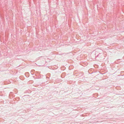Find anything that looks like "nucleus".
<instances>
[{"instance_id":"nucleus-1","label":"nucleus","mask_w":124,"mask_h":124,"mask_svg":"<svg viewBox=\"0 0 124 124\" xmlns=\"http://www.w3.org/2000/svg\"><path fill=\"white\" fill-rule=\"evenodd\" d=\"M102 52V50L100 49H98L96 50L95 55H97L98 54H100Z\"/></svg>"},{"instance_id":"nucleus-2","label":"nucleus","mask_w":124,"mask_h":124,"mask_svg":"<svg viewBox=\"0 0 124 124\" xmlns=\"http://www.w3.org/2000/svg\"><path fill=\"white\" fill-rule=\"evenodd\" d=\"M98 55H99V54L97 56H98Z\"/></svg>"}]
</instances>
